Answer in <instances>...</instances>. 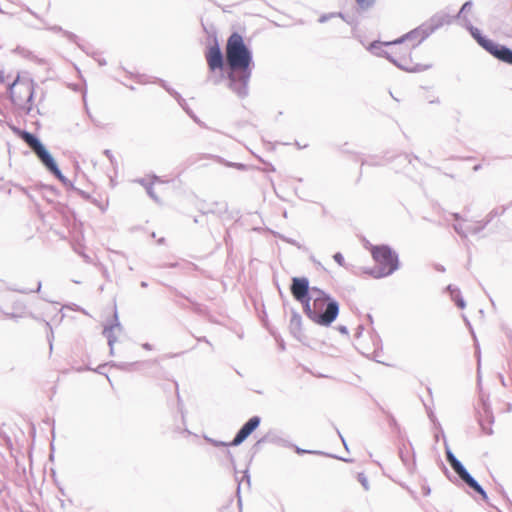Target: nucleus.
<instances>
[{
	"mask_svg": "<svg viewBox=\"0 0 512 512\" xmlns=\"http://www.w3.org/2000/svg\"><path fill=\"white\" fill-rule=\"evenodd\" d=\"M486 224H487V222H485L483 224H480V223L467 224L466 225V236L468 234H477V233H479L481 230L484 229Z\"/></svg>",
	"mask_w": 512,
	"mask_h": 512,
	"instance_id": "6ab92c4d",
	"label": "nucleus"
},
{
	"mask_svg": "<svg viewBox=\"0 0 512 512\" xmlns=\"http://www.w3.org/2000/svg\"><path fill=\"white\" fill-rule=\"evenodd\" d=\"M472 2L471 1H467L463 4V6L461 7L457 17L458 19L461 21V17H466V13L470 12V10L472 9Z\"/></svg>",
	"mask_w": 512,
	"mask_h": 512,
	"instance_id": "b1692460",
	"label": "nucleus"
},
{
	"mask_svg": "<svg viewBox=\"0 0 512 512\" xmlns=\"http://www.w3.org/2000/svg\"><path fill=\"white\" fill-rule=\"evenodd\" d=\"M227 456L230 458V460L233 462V455L230 451H227Z\"/></svg>",
	"mask_w": 512,
	"mask_h": 512,
	"instance_id": "f704fd0d",
	"label": "nucleus"
},
{
	"mask_svg": "<svg viewBox=\"0 0 512 512\" xmlns=\"http://www.w3.org/2000/svg\"><path fill=\"white\" fill-rule=\"evenodd\" d=\"M462 25L469 30L472 37L487 52L498 60L512 65V50L506 46L495 43L494 41L482 36L479 29L475 28L467 17H461Z\"/></svg>",
	"mask_w": 512,
	"mask_h": 512,
	"instance_id": "423d86ee",
	"label": "nucleus"
},
{
	"mask_svg": "<svg viewBox=\"0 0 512 512\" xmlns=\"http://www.w3.org/2000/svg\"><path fill=\"white\" fill-rule=\"evenodd\" d=\"M375 1L376 0H356L357 4L362 9H367V8L371 7L375 3Z\"/></svg>",
	"mask_w": 512,
	"mask_h": 512,
	"instance_id": "a878e982",
	"label": "nucleus"
},
{
	"mask_svg": "<svg viewBox=\"0 0 512 512\" xmlns=\"http://www.w3.org/2000/svg\"><path fill=\"white\" fill-rule=\"evenodd\" d=\"M461 480L471 489L479 493L484 500L487 499V494L482 486L470 475L468 472L465 476L461 478Z\"/></svg>",
	"mask_w": 512,
	"mask_h": 512,
	"instance_id": "2eb2a0df",
	"label": "nucleus"
},
{
	"mask_svg": "<svg viewBox=\"0 0 512 512\" xmlns=\"http://www.w3.org/2000/svg\"><path fill=\"white\" fill-rule=\"evenodd\" d=\"M386 42L374 41L368 46V50L379 57H385L398 68L407 72H420L429 68L426 65H410L406 56H401L395 45H386Z\"/></svg>",
	"mask_w": 512,
	"mask_h": 512,
	"instance_id": "7ed1b4c3",
	"label": "nucleus"
},
{
	"mask_svg": "<svg viewBox=\"0 0 512 512\" xmlns=\"http://www.w3.org/2000/svg\"><path fill=\"white\" fill-rule=\"evenodd\" d=\"M138 182L143 185L148 193V195L156 202L159 201L158 197L155 195L154 191H153V188H152V185L151 184H148L146 182V180L144 179H140L138 180Z\"/></svg>",
	"mask_w": 512,
	"mask_h": 512,
	"instance_id": "5701e85b",
	"label": "nucleus"
},
{
	"mask_svg": "<svg viewBox=\"0 0 512 512\" xmlns=\"http://www.w3.org/2000/svg\"><path fill=\"white\" fill-rule=\"evenodd\" d=\"M7 317L10 318H21L25 316V308L22 304H17L15 307V311L12 313H5Z\"/></svg>",
	"mask_w": 512,
	"mask_h": 512,
	"instance_id": "412c9836",
	"label": "nucleus"
},
{
	"mask_svg": "<svg viewBox=\"0 0 512 512\" xmlns=\"http://www.w3.org/2000/svg\"><path fill=\"white\" fill-rule=\"evenodd\" d=\"M483 430H484L487 434H491V433H492V431H491V430H489V428H484V427H483Z\"/></svg>",
	"mask_w": 512,
	"mask_h": 512,
	"instance_id": "58836bf2",
	"label": "nucleus"
},
{
	"mask_svg": "<svg viewBox=\"0 0 512 512\" xmlns=\"http://www.w3.org/2000/svg\"><path fill=\"white\" fill-rule=\"evenodd\" d=\"M339 331L343 334H348V330L345 326H340L339 327Z\"/></svg>",
	"mask_w": 512,
	"mask_h": 512,
	"instance_id": "2f4dec72",
	"label": "nucleus"
},
{
	"mask_svg": "<svg viewBox=\"0 0 512 512\" xmlns=\"http://www.w3.org/2000/svg\"><path fill=\"white\" fill-rule=\"evenodd\" d=\"M447 291L450 293L452 300L455 301L456 305L459 308L463 309L466 306L465 301L461 297L459 288H457L456 286H453V285H448Z\"/></svg>",
	"mask_w": 512,
	"mask_h": 512,
	"instance_id": "f3484780",
	"label": "nucleus"
},
{
	"mask_svg": "<svg viewBox=\"0 0 512 512\" xmlns=\"http://www.w3.org/2000/svg\"><path fill=\"white\" fill-rule=\"evenodd\" d=\"M428 36L430 35L427 29L425 28L424 24H422L419 27L415 28L414 30L403 35L402 37L394 41H388L385 44L397 46L400 55L406 56L409 59V64L414 65L411 60V51L416 46H418L422 41H424Z\"/></svg>",
	"mask_w": 512,
	"mask_h": 512,
	"instance_id": "0eeeda50",
	"label": "nucleus"
},
{
	"mask_svg": "<svg viewBox=\"0 0 512 512\" xmlns=\"http://www.w3.org/2000/svg\"><path fill=\"white\" fill-rule=\"evenodd\" d=\"M450 466L452 467L454 472L459 476L460 479L468 473L466 468L459 460L454 461V463H452Z\"/></svg>",
	"mask_w": 512,
	"mask_h": 512,
	"instance_id": "aec40b11",
	"label": "nucleus"
},
{
	"mask_svg": "<svg viewBox=\"0 0 512 512\" xmlns=\"http://www.w3.org/2000/svg\"><path fill=\"white\" fill-rule=\"evenodd\" d=\"M176 96H177V99H178V102H179V105H182V101L184 102L183 99L180 98V96L177 94V93H174Z\"/></svg>",
	"mask_w": 512,
	"mask_h": 512,
	"instance_id": "72a5a7b5",
	"label": "nucleus"
},
{
	"mask_svg": "<svg viewBox=\"0 0 512 512\" xmlns=\"http://www.w3.org/2000/svg\"><path fill=\"white\" fill-rule=\"evenodd\" d=\"M295 451L296 453L298 454H305V453H317L316 451H310V450H305V449H302V448H299V447H295Z\"/></svg>",
	"mask_w": 512,
	"mask_h": 512,
	"instance_id": "c756f323",
	"label": "nucleus"
},
{
	"mask_svg": "<svg viewBox=\"0 0 512 512\" xmlns=\"http://www.w3.org/2000/svg\"><path fill=\"white\" fill-rule=\"evenodd\" d=\"M452 17L449 13L445 11H440L434 14L427 22L423 23L425 28L427 29L429 35H431L434 31L441 28L442 26L449 24L451 22Z\"/></svg>",
	"mask_w": 512,
	"mask_h": 512,
	"instance_id": "9b49d317",
	"label": "nucleus"
},
{
	"mask_svg": "<svg viewBox=\"0 0 512 512\" xmlns=\"http://www.w3.org/2000/svg\"><path fill=\"white\" fill-rule=\"evenodd\" d=\"M210 442L216 446V447H221V446H228L229 444L228 443H225V442H222V441H216V440H210Z\"/></svg>",
	"mask_w": 512,
	"mask_h": 512,
	"instance_id": "7c9ffc66",
	"label": "nucleus"
},
{
	"mask_svg": "<svg viewBox=\"0 0 512 512\" xmlns=\"http://www.w3.org/2000/svg\"><path fill=\"white\" fill-rule=\"evenodd\" d=\"M209 68L214 71L223 67V55L218 46H212L209 48L206 55Z\"/></svg>",
	"mask_w": 512,
	"mask_h": 512,
	"instance_id": "f8f14e48",
	"label": "nucleus"
},
{
	"mask_svg": "<svg viewBox=\"0 0 512 512\" xmlns=\"http://www.w3.org/2000/svg\"><path fill=\"white\" fill-rule=\"evenodd\" d=\"M114 318H115V323H114L113 325L109 326V327H107V326H106V327L104 328V330H103V334H104V336H105V337L107 338V340H108V345H109V347H110V353H111V354H113V352H114L113 345H114V343H115V342H116V340H117V339H116V337H115V336H114V334H113V330H114L115 328H117V329H119V330L121 329V325H120V323H119V321H118V316H117V313H116V312L114 313Z\"/></svg>",
	"mask_w": 512,
	"mask_h": 512,
	"instance_id": "ddd939ff",
	"label": "nucleus"
},
{
	"mask_svg": "<svg viewBox=\"0 0 512 512\" xmlns=\"http://www.w3.org/2000/svg\"><path fill=\"white\" fill-rule=\"evenodd\" d=\"M142 347H143L144 349H146V350H151V349H152L151 345H150V344H148V343H144V344L142 345Z\"/></svg>",
	"mask_w": 512,
	"mask_h": 512,
	"instance_id": "473e14b6",
	"label": "nucleus"
},
{
	"mask_svg": "<svg viewBox=\"0 0 512 512\" xmlns=\"http://www.w3.org/2000/svg\"><path fill=\"white\" fill-rule=\"evenodd\" d=\"M261 419L258 416L251 417L237 432L233 441L230 443L231 446L240 445L260 424Z\"/></svg>",
	"mask_w": 512,
	"mask_h": 512,
	"instance_id": "9d476101",
	"label": "nucleus"
},
{
	"mask_svg": "<svg viewBox=\"0 0 512 512\" xmlns=\"http://www.w3.org/2000/svg\"><path fill=\"white\" fill-rule=\"evenodd\" d=\"M226 66L229 88L240 98L248 95V84L254 67L252 52L242 36L233 33L226 44Z\"/></svg>",
	"mask_w": 512,
	"mask_h": 512,
	"instance_id": "f257e3e1",
	"label": "nucleus"
},
{
	"mask_svg": "<svg viewBox=\"0 0 512 512\" xmlns=\"http://www.w3.org/2000/svg\"><path fill=\"white\" fill-rule=\"evenodd\" d=\"M357 478H358V481L360 482V484L362 485V487H363L366 491H368V490H369V488H370V486H369V482H368V479H367V477L365 476V474H364V473H359V474H358V476H357Z\"/></svg>",
	"mask_w": 512,
	"mask_h": 512,
	"instance_id": "393cba45",
	"label": "nucleus"
},
{
	"mask_svg": "<svg viewBox=\"0 0 512 512\" xmlns=\"http://www.w3.org/2000/svg\"><path fill=\"white\" fill-rule=\"evenodd\" d=\"M43 165L54 175L56 176L62 183L66 184L67 179L63 176L62 172L59 170L54 158L51 154L42 161Z\"/></svg>",
	"mask_w": 512,
	"mask_h": 512,
	"instance_id": "4468645a",
	"label": "nucleus"
},
{
	"mask_svg": "<svg viewBox=\"0 0 512 512\" xmlns=\"http://www.w3.org/2000/svg\"><path fill=\"white\" fill-rule=\"evenodd\" d=\"M304 312L316 324L329 326L339 314V304L331 297L326 300H316V303L306 301Z\"/></svg>",
	"mask_w": 512,
	"mask_h": 512,
	"instance_id": "f03ea898",
	"label": "nucleus"
},
{
	"mask_svg": "<svg viewBox=\"0 0 512 512\" xmlns=\"http://www.w3.org/2000/svg\"><path fill=\"white\" fill-rule=\"evenodd\" d=\"M105 154H106L109 158H111V157H112L111 152H110L109 150H106V151H105Z\"/></svg>",
	"mask_w": 512,
	"mask_h": 512,
	"instance_id": "ea45409f",
	"label": "nucleus"
},
{
	"mask_svg": "<svg viewBox=\"0 0 512 512\" xmlns=\"http://www.w3.org/2000/svg\"><path fill=\"white\" fill-rule=\"evenodd\" d=\"M328 298H330V296L317 287H311L307 296V299H309L310 303H316V299L317 301H320L326 300Z\"/></svg>",
	"mask_w": 512,
	"mask_h": 512,
	"instance_id": "dca6fc26",
	"label": "nucleus"
},
{
	"mask_svg": "<svg viewBox=\"0 0 512 512\" xmlns=\"http://www.w3.org/2000/svg\"><path fill=\"white\" fill-rule=\"evenodd\" d=\"M99 64H100V65H104V64H105V61H103V60H99Z\"/></svg>",
	"mask_w": 512,
	"mask_h": 512,
	"instance_id": "37998d69",
	"label": "nucleus"
},
{
	"mask_svg": "<svg viewBox=\"0 0 512 512\" xmlns=\"http://www.w3.org/2000/svg\"><path fill=\"white\" fill-rule=\"evenodd\" d=\"M371 253L376 266L370 271L374 278H382L394 273L399 266L398 256L386 245L373 246Z\"/></svg>",
	"mask_w": 512,
	"mask_h": 512,
	"instance_id": "39448f33",
	"label": "nucleus"
},
{
	"mask_svg": "<svg viewBox=\"0 0 512 512\" xmlns=\"http://www.w3.org/2000/svg\"><path fill=\"white\" fill-rule=\"evenodd\" d=\"M446 458L450 465L458 460L448 447H446Z\"/></svg>",
	"mask_w": 512,
	"mask_h": 512,
	"instance_id": "bb28decb",
	"label": "nucleus"
},
{
	"mask_svg": "<svg viewBox=\"0 0 512 512\" xmlns=\"http://www.w3.org/2000/svg\"><path fill=\"white\" fill-rule=\"evenodd\" d=\"M141 286L142 287H147V283L146 282H141Z\"/></svg>",
	"mask_w": 512,
	"mask_h": 512,
	"instance_id": "79ce46f5",
	"label": "nucleus"
},
{
	"mask_svg": "<svg viewBox=\"0 0 512 512\" xmlns=\"http://www.w3.org/2000/svg\"><path fill=\"white\" fill-rule=\"evenodd\" d=\"M9 93L15 105L30 112L34 96V81L28 73L18 74L17 78L9 85Z\"/></svg>",
	"mask_w": 512,
	"mask_h": 512,
	"instance_id": "20e7f679",
	"label": "nucleus"
},
{
	"mask_svg": "<svg viewBox=\"0 0 512 512\" xmlns=\"http://www.w3.org/2000/svg\"><path fill=\"white\" fill-rule=\"evenodd\" d=\"M340 438L342 439V443L346 446V443H345V440L343 439V437L341 436V434L338 432Z\"/></svg>",
	"mask_w": 512,
	"mask_h": 512,
	"instance_id": "a19ab883",
	"label": "nucleus"
},
{
	"mask_svg": "<svg viewBox=\"0 0 512 512\" xmlns=\"http://www.w3.org/2000/svg\"><path fill=\"white\" fill-rule=\"evenodd\" d=\"M335 17H339L341 19H344V14L341 13V12H332V13L323 14V15H321L319 17L318 22L319 23H325V22H327L330 19L335 18Z\"/></svg>",
	"mask_w": 512,
	"mask_h": 512,
	"instance_id": "4be33fe9",
	"label": "nucleus"
},
{
	"mask_svg": "<svg viewBox=\"0 0 512 512\" xmlns=\"http://www.w3.org/2000/svg\"><path fill=\"white\" fill-rule=\"evenodd\" d=\"M451 216L454 218L457 223L453 224V228L457 234L461 237H466V225H463L460 220H462L461 216L458 213H453Z\"/></svg>",
	"mask_w": 512,
	"mask_h": 512,
	"instance_id": "a211bd4d",
	"label": "nucleus"
},
{
	"mask_svg": "<svg viewBox=\"0 0 512 512\" xmlns=\"http://www.w3.org/2000/svg\"><path fill=\"white\" fill-rule=\"evenodd\" d=\"M483 430H484L487 434H491V433H492V431H491V430H489V428H484V427H483Z\"/></svg>",
	"mask_w": 512,
	"mask_h": 512,
	"instance_id": "4c0bfd02",
	"label": "nucleus"
},
{
	"mask_svg": "<svg viewBox=\"0 0 512 512\" xmlns=\"http://www.w3.org/2000/svg\"><path fill=\"white\" fill-rule=\"evenodd\" d=\"M333 259L340 265L345 266L344 257L340 252H337L333 255Z\"/></svg>",
	"mask_w": 512,
	"mask_h": 512,
	"instance_id": "cd10ccee",
	"label": "nucleus"
},
{
	"mask_svg": "<svg viewBox=\"0 0 512 512\" xmlns=\"http://www.w3.org/2000/svg\"><path fill=\"white\" fill-rule=\"evenodd\" d=\"M343 21L347 22L348 24H351V21L344 15V19H342Z\"/></svg>",
	"mask_w": 512,
	"mask_h": 512,
	"instance_id": "e433bc0d",
	"label": "nucleus"
},
{
	"mask_svg": "<svg viewBox=\"0 0 512 512\" xmlns=\"http://www.w3.org/2000/svg\"><path fill=\"white\" fill-rule=\"evenodd\" d=\"M41 289V282H38V285H37V288L35 290V292H39Z\"/></svg>",
	"mask_w": 512,
	"mask_h": 512,
	"instance_id": "c9c22d12",
	"label": "nucleus"
},
{
	"mask_svg": "<svg viewBox=\"0 0 512 512\" xmlns=\"http://www.w3.org/2000/svg\"><path fill=\"white\" fill-rule=\"evenodd\" d=\"M21 137L25 143L33 150L41 162L50 155L41 141L32 133L24 131L22 132Z\"/></svg>",
	"mask_w": 512,
	"mask_h": 512,
	"instance_id": "1a4fd4ad",
	"label": "nucleus"
},
{
	"mask_svg": "<svg viewBox=\"0 0 512 512\" xmlns=\"http://www.w3.org/2000/svg\"><path fill=\"white\" fill-rule=\"evenodd\" d=\"M227 165L230 167H235L239 170H244L246 167L244 164H241V163H227Z\"/></svg>",
	"mask_w": 512,
	"mask_h": 512,
	"instance_id": "c85d7f7f",
	"label": "nucleus"
},
{
	"mask_svg": "<svg viewBox=\"0 0 512 512\" xmlns=\"http://www.w3.org/2000/svg\"><path fill=\"white\" fill-rule=\"evenodd\" d=\"M309 292L310 287L307 278L295 277L292 279L291 293L297 301L303 304V307L306 301H309V299H307Z\"/></svg>",
	"mask_w": 512,
	"mask_h": 512,
	"instance_id": "6e6552de",
	"label": "nucleus"
}]
</instances>
